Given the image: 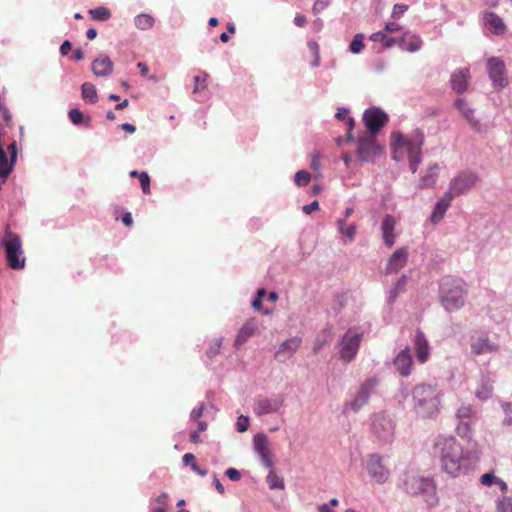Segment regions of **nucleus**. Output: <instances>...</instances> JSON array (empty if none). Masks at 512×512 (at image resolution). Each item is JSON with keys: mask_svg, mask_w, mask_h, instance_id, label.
Listing matches in <instances>:
<instances>
[{"mask_svg": "<svg viewBox=\"0 0 512 512\" xmlns=\"http://www.w3.org/2000/svg\"><path fill=\"white\" fill-rule=\"evenodd\" d=\"M356 152L362 162H374L381 155L383 147L378 143L376 136L364 133L356 140Z\"/></svg>", "mask_w": 512, "mask_h": 512, "instance_id": "obj_6", "label": "nucleus"}, {"mask_svg": "<svg viewBox=\"0 0 512 512\" xmlns=\"http://www.w3.org/2000/svg\"><path fill=\"white\" fill-rule=\"evenodd\" d=\"M319 209V202L317 200L312 201L310 204L304 205L302 211L305 214H311L313 211Z\"/></svg>", "mask_w": 512, "mask_h": 512, "instance_id": "obj_58", "label": "nucleus"}, {"mask_svg": "<svg viewBox=\"0 0 512 512\" xmlns=\"http://www.w3.org/2000/svg\"><path fill=\"white\" fill-rule=\"evenodd\" d=\"M455 106L474 128L479 126V121L474 117V110L464 99L457 98Z\"/></svg>", "mask_w": 512, "mask_h": 512, "instance_id": "obj_28", "label": "nucleus"}, {"mask_svg": "<svg viewBox=\"0 0 512 512\" xmlns=\"http://www.w3.org/2000/svg\"><path fill=\"white\" fill-rule=\"evenodd\" d=\"M407 280L408 277L402 275L395 285L387 291L386 302L388 306H392L396 302L397 297L406 291Z\"/></svg>", "mask_w": 512, "mask_h": 512, "instance_id": "obj_26", "label": "nucleus"}, {"mask_svg": "<svg viewBox=\"0 0 512 512\" xmlns=\"http://www.w3.org/2000/svg\"><path fill=\"white\" fill-rule=\"evenodd\" d=\"M91 17L97 21H106L111 17V12L106 7H97L91 9L90 11Z\"/></svg>", "mask_w": 512, "mask_h": 512, "instance_id": "obj_39", "label": "nucleus"}, {"mask_svg": "<svg viewBox=\"0 0 512 512\" xmlns=\"http://www.w3.org/2000/svg\"><path fill=\"white\" fill-rule=\"evenodd\" d=\"M0 244L5 250L8 267L13 270L23 269L25 267L26 258L24 256L20 236L13 232L9 226H6Z\"/></svg>", "mask_w": 512, "mask_h": 512, "instance_id": "obj_4", "label": "nucleus"}, {"mask_svg": "<svg viewBox=\"0 0 512 512\" xmlns=\"http://www.w3.org/2000/svg\"><path fill=\"white\" fill-rule=\"evenodd\" d=\"M452 198L446 193L436 202L431 213L430 219L433 223L439 222L445 215L447 209L451 205Z\"/></svg>", "mask_w": 512, "mask_h": 512, "instance_id": "obj_23", "label": "nucleus"}, {"mask_svg": "<svg viewBox=\"0 0 512 512\" xmlns=\"http://www.w3.org/2000/svg\"><path fill=\"white\" fill-rule=\"evenodd\" d=\"M267 482L270 489H284V481L275 472L270 471L267 476Z\"/></svg>", "mask_w": 512, "mask_h": 512, "instance_id": "obj_43", "label": "nucleus"}, {"mask_svg": "<svg viewBox=\"0 0 512 512\" xmlns=\"http://www.w3.org/2000/svg\"><path fill=\"white\" fill-rule=\"evenodd\" d=\"M366 468L370 477L378 484H384L390 477V470L384 463V457L378 454L368 456Z\"/></svg>", "mask_w": 512, "mask_h": 512, "instance_id": "obj_11", "label": "nucleus"}, {"mask_svg": "<svg viewBox=\"0 0 512 512\" xmlns=\"http://www.w3.org/2000/svg\"><path fill=\"white\" fill-rule=\"evenodd\" d=\"M71 48H72V43H71L69 40H65V41L61 44V46H60V49H59L60 54H61L62 56H67V55H68V53H69V51L71 50Z\"/></svg>", "mask_w": 512, "mask_h": 512, "instance_id": "obj_61", "label": "nucleus"}, {"mask_svg": "<svg viewBox=\"0 0 512 512\" xmlns=\"http://www.w3.org/2000/svg\"><path fill=\"white\" fill-rule=\"evenodd\" d=\"M396 219L393 215L387 214L382 219L381 232L385 246L391 248L396 241L397 235L394 233L396 227Z\"/></svg>", "mask_w": 512, "mask_h": 512, "instance_id": "obj_18", "label": "nucleus"}, {"mask_svg": "<svg viewBox=\"0 0 512 512\" xmlns=\"http://www.w3.org/2000/svg\"><path fill=\"white\" fill-rule=\"evenodd\" d=\"M330 5V0H316L312 6L313 14H320Z\"/></svg>", "mask_w": 512, "mask_h": 512, "instance_id": "obj_51", "label": "nucleus"}, {"mask_svg": "<svg viewBox=\"0 0 512 512\" xmlns=\"http://www.w3.org/2000/svg\"><path fill=\"white\" fill-rule=\"evenodd\" d=\"M422 45V38L411 32H405L399 41L400 48L408 52H416L422 48Z\"/></svg>", "mask_w": 512, "mask_h": 512, "instance_id": "obj_22", "label": "nucleus"}, {"mask_svg": "<svg viewBox=\"0 0 512 512\" xmlns=\"http://www.w3.org/2000/svg\"><path fill=\"white\" fill-rule=\"evenodd\" d=\"M284 404V397L277 395L272 398H259L256 401L254 412L258 416H262L269 413H275L280 410Z\"/></svg>", "mask_w": 512, "mask_h": 512, "instance_id": "obj_13", "label": "nucleus"}, {"mask_svg": "<svg viewBox=\"0 0 512 512\" xmlns=\"http://www.w3.org/2000/svg\"><path fill=\"white\" fill-rule=\"evenodd\" d=\"M336 224H337L338 232L340 234H342L343 236H345L347 238L348 242H352L354 240L355 234H356V225L355 224L346 225L345 219H338Z\"/></svg>", "mask_w": 512, "mask_h": 512, "instance_id": "obj_30", "label": "nucleus"}, {"mask_svg": "<svg viewBox=\"0 0 512 512\" xmlns=\"http://www.w3.org/2000/svg\"><path fill=\"white\" fill-rule=\"evenodd\" d=\"M302 343V338L298 336L291 337L282 342L278 352H296Z\"/></svg>", "mask_w": 512, "mask_h": 512, "instance_id": "obj_34", "label": "nucleus"}, {"mask_svg": "<svg viewBox=\"0 0 512 512\" xmlns=\"http://www.w3.org/2000/svg\"><path fill=\"white\" fill-rule=\"evenodd\" d=\"M139 181L144 194L150 193V177L147 172L142 171L139 174Z\"/></svg>", "mask_w": 512, "mask_h": 512, "instance_id": "obj_49", "label": "nucleus"}, {"mask_svg": "<svg viewBox=\"0 0 512 512\" xmlns=\"http://www.w3.org/2000/svg\"><path fill=\"white\" fill-rule=\"evenodd\" d=\"M484 23L496 35H501L505 32L506 27L503 19L494 12H488L484 15Z\"/></svg>", "mask_w": 512, "mask_h": 512, "instance_id": "obj_25", "label": "nucleus"}, {"mask_svg": "<svg viewBox=\"0 0 512 512\" xmlns=\"http://www.w3.org/2000/svg\"><path fill=\"white\" fill-rule=\"evenodd\" d=\"M69 120L76 126L84 124L89 127L91 124V117H84L83 113L78 108H73L68 111Z\"/></svg>", "mask_w": 512, "mask_h": 512, "instance_id": "obj_32", "label": "nucleus"}, {"mask_svg": "<svg viewBox=\"0 0 512 512\" xmlns=\"http://www.w3.org/2000/svg\"><path fill=\"white\" fill-rule=\"evenodd\" d=\"M410 137H406L402 132L395 131L391 134V158L400 162L404 157V149L409 151Z\"/></svg>", "mask_w": 512, "mask_h": 512, "instance_id": "obj_14", "label": "nucleus"}, {"mask_svg": "<svg viewBox=\"0 0 512 512\" xmlns=\"http://www.w3.org/2000/svg\"><path fill=\"white\" fill-rule=\"evenodd\" d=\"M258 329L259 321L257 319L251 318L246 321L239 330L235 339L236 349H240L241 345H243L250 337L254 336L258 332Z\"/></svg>", "mask_w": 512, "mask_h": 512, "instance_id": "obj_21", "label": "nucleus"}, {"mask_svg": "<svg viewBox=\"0 0 512 512\" xmlns=\"http://www.w3.org/2000/svg\"><path fill=\"white\" fill-rule=\"evenodd\" d=\"M369 395L370 393L367 390L360 388L355 399L351 402V408L357 412L364 404L367 403Z\"/></svg>", "mask_w": 512, "mask_h": 512, "instance_id": "obj_37", "label": "nucleus"}, {"mask_svg": "<svg viewBox=\"0 0 512 512\" xmlns=\"http://www.w3.org/2000/svg\"><path fill=\"white\" fill-rule=\"evenodd\" d=\"M467 293V285L460 278L447 276L439 283V300L449 313L459 311L465 305Z\"/></svg>", "mask_w": 512, "mask_h": 512, "instance_id": "obj_2", "label": "nucleus"}, {"mask_svg": "<svg viewBox=\"0 0 512 512\" xmlns=\"http://www.w3.org/2000/svg\"><path fill=\"white\" fill-rule=\"evenodd\" d=\"M440 391L432 385H418L413 390L417 413L422 417H432L439 411Z\"/></svg>", "mask_w": 512, "mask_h": 512, "instance_id": "obj_3", "label": "nucleus"}, {"mask_svg": "<svg viewBox=\"0 0 512 512\" xmlns=\"http://www.w3.org/2000/svg\"><path fill=\"white\" fill-rule=\"evenodd\" d=\"M433 455L438 458L441 471L452 478L467 474L473 470L476 462L453 436H437L433 443Z\"/></svg>", "mask_w": 512, "mask_h": 512, "instance_id": "obj_1", "label": "nucleus"}, {"mask_svg": "<svg viewBox=\"0 0 512 512\" xmlns=\"http://www.w3.org/2000/svg\"><path fill=\"white\" fill-rule=\"evenodd\" d=\"M498 512H512V498L503 497L497 505Z\"/></svg>", "mask_w": 512, "mask_h": 512, "instance_id": "obj_50", "label": "nucleus"}, {"mask_svg": "<svg viewBox=\"0 0 512 512\" xmlns=\"http://www.w3.org/2000/svg\"><path fill=\"white\" fill-rule=\"evenodd\" d=\"M332 335L333 327L330 325L324 327L315 340L314 350L317 351L323 349L324 345L331 340Z\"/></svg>", "mask_w": 512, "mask_h": 512, "instance_id": "obj_31", "label": "nucleus"}, {"mask_svg": "<svg viewBox=\"0 0 512 512\" xmlns=\"http://www.w3.org/2000/svg\"><path fill=\"white\" fill-rule=\"evenodd\" d=\"M439 175V165L437 163L429 165V167L420 176V188L433 187Z\"/></svg>", "mask_w": 512, "mask_h": 512, "instance_id": "obj_24", "label": "nucleus"}, {"mask_svg": "<svg viewBox=\"0 0 512 512\" xmlns=\"http://www.w3.org/2000/svg\"><path fill=\"white\" fill-rule=\"evenodd\" d=\"M114 64L106 54H100L92 64L91 70L96 77H108L113 73Z\"/></svg>", "mask_w": 512, "mask_h": 512, "instance_id": "obj_17", "label": "nucleus"}, {"mask_svg": "<svg viewBox=\"0 0 512 512\" xmlns=\"http://www.w3.org/2000/svg\"><path fill=\"white\" fill-rule=\"evenodd\" d=\"M408 10V5L405 4H395L392 9L391 16L393 18L401 17Z\"/></svg>", "mask_w": 512, "mask_h": 512, "instance_id": "obj_52", "label": "nucleus"}, {"mask_svg": "<svg viewBox=\"0 0 512 512\" xmlns=\"http://www.w3.org/2000/svg\"><path fill=\"white\" fill-rule=\"evenodd\" d=\"M306 22H307V20L304 15L296 14V16L294 17V24L298 27L305 26Z\"/></svg>", "mask_w": 512, "mask_h": 512, "instance_id": "obj_62", "label": "nucleus"}, {"mask_svg": "<svg viewBox=\"0 0 512 512\" xmlns=\"http://www.w3.org/2000/svg\"><path fill=\"white\" fill-rule=\"evenodd\" d=\"M498 477L495 476L494 472H488L480 477V483L484 486L490 487L493 484H497Z\"/></svg>", "mask_w": 512, "mask_h": 512, "instance_id": "obj_48", "label": "nucleus"}, {"mask_svg": "<svg viewBox=\"0 0 512 512\" xmlns=\"http://www.w3.org/2000/svg\"><path fill=\"white\" fill-rule=\"evenodd\" d=\"M364 35L359 33V34H356L350 45H349V51L353 54H358L360 53L363 48H364Z\"/></svg>", "mask_w": 512, "mask_h": 512, "instance_id": "obj_40", "label": "nucleus"}, {"mask_svg": "<svg viewBox=\"0 0 512 512\" xmlns=\"http://www.w3.org/2000/svg\"><path fill=\"white\" fill-rule=\"evenodd\" d=\"M227 477L232 481H238L241 478V473L235 468H229L226 470Z\"/></svg>", "mask_w": 512, "mask_h": 512, "instance_id": "obj_59", "label": "nucleus"}, {"mask_svg": "<svg viewBox=\"0 0 512 512\" xmlns=\"http://www.w3.org/2000/svg\"><path fill=\"white\" fill-rule=\"evenodd\" d=\"M471 352H494L499 350V345L494 337L482 329H473L468 334Z\"/></svg>", "mask_w": 512, "mask_h": 512, "instance_id": "obj_7", "label": "nucleus"}, {"mask_svg": "<svg viewBox=\"0 0 512 512\" xmlns=\"http://www.w3.org/2000/svg\"><path fill=\"white\" fill-rule=\"evenodd\" d=\"M348 114H349V109L340 107V108H338V110L335 114V117H336V119L343 121L347 125V118L349 117Z\"/></svg>", "mask_w": 512, "mask_h": 512, "instance_id": "obj_55", "label": "nucleus"}, {"mask_svg": "<svg viewBox=\"0 0 512 512\" xmlns=\"http://www.w3.org/2000/svg\"><path fill=\"white\" fill-rule=\"evenodd\" d=\"M355 126V120L353 117H348L347 118V135H346V141H354V137H353V134H352V130Z\"/></svg>", "mask_w": 512, "mask_h": 512, "instance_id": "obj_56", "label": "nucleus"}, {"mask_svg": "<svg viewBox=\"0 0 512 512\" xmlns=\"http://www.w3.org/2000/svg\"><path fill=\"white\" fill-rule=\"evenodd\" d=\"M154 23L155 20L150 14L142 13L134 18L135 26L143 31L152 28Z\"/></svg>", "mask_w": 512, "mask_h": 512, "instance_id": "obj_33", "label": "nucleus"}, {"mask_svg": "<svg viewBox=\"0 0 512 512\" xmlns=\"http://www.w3.org/2000/svg\"><path fill=\"white\" fill-rule=\"evenodd\" d=\"M415 352H428L429 342L421 330H417L414 337Z\"/></svg>", "mask_w": 512, "mask_h": 512, "instance_id": "obj_36", "label": "nucleus"}, {"mask_svg": "<svg viewBox=\"0 0 512 512\" xmlns=\"http://www.w3.org/2000/svg\"><path fill=\"white\" fill-rule=\"evenodd\" d=\"M205 409V404H201L198 408H195L190 413L191 420H199L203 415V411Z\"/></svg>", "mask_w": 512, "mask_h": 512, "instance_id": "obj_57", "label": "nucleus"}, {"mask_svg": "<svg viewBox=\"0 0 512 512\" xmlns=\"http://www.w3.org/2000/svg\"><path fill=\"white\" fill-rule=\"evenodd\" d=\"M8 153L10 155L11 162L16 164L17 155H18V147L17 142L13 140L7 147Z\"/></svg>", "mask_w": 512, "mask_h": 512, "instance_id": "obj_53", "label": "nucleus"}, {"mask_svg": "<svg viewBox=\"0 0 512 512\" xmlns=\"http://www.w3.org/2000/svg\"><path fill=\"white\" fill-rule=\"evenodd\" d=\"M362 337L363 333L360 332L358 329H349L341 339L340 352H357Z\"/></svg>", "mask_w": 512, "mask_h": 512, "instance_id": "obj_19", "label": "nucleus"}, {"mask_svg": "<svg viewBox=\"0 0 512 512\" xmlns=\"http://www.w3.org/2000/svg\"><path fill=\"white\" fill-rule=\"evenodd\" d=\"M478 174L471 170H464L451 179L445 192L452 199L468 193L477 183Z\"/></svg>", "mask_w": 512, "mask_h": 512, "instance_id": "obj_5", "label": "nucleus"}, {"mask_svg": "<svg viewBox=\"0 0 512 512\" xmlns=\"http://www.w3.org/2000/svg\"><path fill=\"white\" fill-rule=\"evenodd\" d=\"M471 424H472V421L459 422V424L456 428L458 435L462 438L470 437Z\"/></svg>", "mask_w": 512, "mask_h": 512, "instance_id": "obj_46", "label": "nucleus"}, {"mask_svg": "<svg viewBox=\"0 0 512 512\" xmlns=\"http://www.w3.org/2000/svg\"><path fill=\"white\" fill-rule=\"evenodd\" d=\"M254 448L261 457L262 463L267 469L273 466L272 454L269 449V442L265 435L258 434L254 437Z\"/></svg>", "mask_w": 512, "mask_h": 512, "instance_id": "obj_16", "label": "nucleus"}, {"mask_svg": "<svg viewBox=\"0 0 512 512\" xmlns=\"http://www.w3.org/2000/svg\"><path fill=\"white\" fill-rule=\"evenodd\" d=\"M487 70L494 89L501 90L508 85L506 67L501 58H489L487 60Z\"/></svg>", "mask_w": 512, "mask_h": 512, "instance_id": "obj_10", "label": "nucleus"}, {"mask_svg": "<svg viewBox=\"0 0 512 512\" xmlns=\"http://www.w3.org/2000/svg\"><path fill=\"white\" fill-rule=\"evenodd\" d=\"M401 29V26L397 22H388L385 25V30L388 32H396Z\"/></svg>", "mask_w": 512, "mask_h": 512, "instance_id": "obj_63", "label": "nucleus"}, {"mask_svg": "<svg viewBox=\"0 0 512 512\" xmlns=\"http://www.w3.org/2000/svg\"><path fill=\"white\" fill-rule=\"evenodd\" d=\"M408 261V250L405 247L397 249L391 254L385 268L386 274H396Z\"/></svg>", "mask_w": 512, "mask_h": 512, "instance_id": "obj_15", "label": "nucleus"}, {"mask_svg": "<svg viewBox=\"0 0 512 512\" xmlns=\"http://www.w3.org/2000/svg\"><path fill=\"white\" fill-rule=\"evenodd\" d=\"M81 96L86 103L95 104L98 101L95 85L91 82H84L81 86Z\"/></svg>", "mask_w": 512, "mask_h": 512, "instance_id": "obj_29", "label": "nucleus"}, {"mask_svg": "<svg viewBox=\"0 0 512 512\" xmlns=\"http://www.w3.org/2000/svg\"><path fill=\"white\" fill-rule=\"evenodd\" d=\"M369 395L370 393L367 390L360 388L355 399L351 402V408L357 412L364 404L367 403Z\"/></svg>", "mask_w": 512, "mask_h": 512, "instance_id": "obj_38", "label": "nucleus"}, {"mask_svg": "<svg viewBox=\"0 0 512 512\" xmlns=\"http://www.w3.org/2000/svg\"><path fill=\"white\" fill-rule=\"evenodd\" d=\"M0 111H2V117L3 119L9 124L11 123L12 121V115L10 113V111L8 110V108L6 106H4L2 109H0Z\"/></svg>", "mask_w": 512, "mask_h": 512, "instance_id": "obj_64", "label": "nucleus"}, {"mask_svg": "<svg viewBox=\"0 0 512 512\" xmlns=\"http://www.w3.org/2000/svg\"><path fill=\"white\" fill-rule=\"evenodd\" d=\"M470 70L468 68L456 69L450 77V84L453 91L462 94L467 90Z\"/></svg>", "mask_w": 512, "mask_h": 512, "instance_id": "obj_20", "label": "nucleus"}, {"mask_svg": "<svg viewBox=\"0 0 512 512\" xmlns=\"http://www.w3.org/2000/svg\"><path fill=\"white\" fill-rule=\"evenodd\" d=\"M388 114L379 107H371L365 110L363 122L367 128L366 134L376 136L382 127L388 122Z\"/></svg>", "mask_w": 512, "mask_h": 512, "instance_id": "obj_9", "label": "nucleus"}, {"mask_svg": "<svg viewBox=\"0 0 512 512\" xmlns=\"http://www.w3.org/2000/svg\"><path fill=\"white\" fill-rule=\"evenodd\" d=\"M311 179V174L306 170H299L294 176V182L299 187L308 185Z\"/></svg>", "mask_w": 512, "mask_h": 512, "instance_id": "obj_42", "label": "nucleus"}, {"mask_svg": "<svg viewBox=\"0 0 512 512\" xmlns=\"http://www.w3.org/2000/svg\"><path fill=\"white\" fill-rule=\"evenodd\" d=\"M473 411L470 405H463L457 411L459 422L472 421Z\"/></svg>", "mask_w": 512, "mask_h": 512, "instance_id": "obj_44", "label": "nucleus"}, {"mask_svg": "<svg viewBox=\"0 0 512 512\" xmlns=\"http://www.w3.org/2000/svg\"><path fill=\"white\" fill-rule=\"evenodd\" d=\"M492 393V385L488 382L483 383L481 388L476 391V396L481 400H486Z\"/></svg>", "mask_w": 512, "mask_h": 512, "instance_id": "obj_47", "label": "nucleus"}, {"mask_svg": "<svg viewBox=\"0 0 512 512\" xmlns=\"http://www.w3.org/2000/svg\"><path fill=\"white\" fill-rule=\"evenodd\" d=\"M194 82H195V86H194V89H193V93H197L201 90H204L206 89L207 87V79H208V74L203 72L202 75H196L194 76Z\"/></svg>", "mask_w": 512, "mask_h": 512, "instance_id": "obj_45", "label": "nucleus"}, {"mask_svg": "<svg viewBox=\"0 0 512 512\" xmlns=\"http://www.w3.org/2000/svg\"><path fill=\"white\" fill-rule=\"evenodd\" d=\"M411 354H397L394 359V366L402 376H408L412 367Z\"/></svg>", "mask_w": 512, "mask_h": 512, "instance_id": "obj_27", "label": "nucleus"}, {"mask_svg": "<svg viewBox=\"0 0 512 512\" xmlns=\"http://www.w3.org/2000/svg\"><path fill=\"white\" fill-rule=\"evenodd\" d=\"M424 145V133L420 129H415L410 135V145L408 151L409 169L414 174L423 160L422 147Z\"/></svg>", "mask_w": 512, "mask_h": 512, "instance_id": "obj_8", "label": "nucleus"}, {"mask_svg": "<svg viewBox=\"0 0 512 512\" xmlns=\"http://www.w3.org/2000/svg\"><path fill=\"white\" fill-rule=\"evenodd\" d=\"M405 487L410 494L435 495V484L432 478L410 476L405 481Z\"/></svg>", "mask_w": 512, "mask_h": 512, "instance_id": "obj_12", "label": "nucleus"}, {"mask_svg": "<svg viewBox=\"0 0 512 512\" xmlns=\"http://www.w3.org/2000/svg\"><path fill=\"white\" fill-rule=\"evenodd\" d=\"M237 430L239 432H245L248 429L249 426V418L246 416L241 415L237 420Z\"/></svg>", "mask_w": 512, "mask_h": 512, "instance_id": "obj_54", "label": "nucleus"}, {"mask_svg": "<svg viewBox=\"0 0 512 512\" xmlns=\"http://www.w3.org/2000/svg\"><path fill=\"white\" fill-rule=\"evenodd\" d=\"M370 40L373 41V42H380L382 43V45L385 47V48H391L392 46L395 45L396 43V40L394 37H390L388 36L385 32L383 31H378V32H375L373 33L371 36H370Z\"/></svg>", "mask_w": 512, "mask_h": 512, "instance_id": "obj_35", "label": "nucleus"}, {"mask_svg": "<svg viewBox=\"0 0 512 512\" xmlns=\"http://www.w3.org/2000/svg\"><path fill=\"white\" fill-rule=\"evenodd\" d=\"M378 381L375 378H370L366 380L361 388L367 390L369 393L377 386Z\"/></svg>", "mask_w": 512, "mask_h": 512, "instance_id": "obj_60", "label": "nucleus"}, {"mask_svg": "<svg viewBox=\"0 0 512 512\" xmlns=\"http://www.w3.org/2000/svg\"><path fill=\"white\" fill-rule=\"evenodd\" d=\"M167 500H168V494L163 492L160 495H158L153 501L156 504L155 507L152 508V512H167L166 506H167Z\"/></svg>", "mask_w": 512, "mask_h": 512, "instance_id": "obj_41", "label": "nucleus"}]
</instances>
